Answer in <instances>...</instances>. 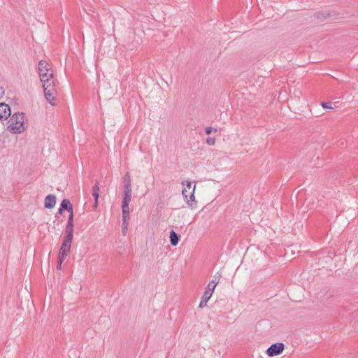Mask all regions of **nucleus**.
<instances>
[{
    "mask_svg": "<svg viewBox=\"0 0 358 358\" xmlns=\"http://www.w3.org/2000/svg\"><path fill=\"white\" fill-rule=\"evenodd\" d=\"M44 90V94L46 100L52 105H55V97L57 94V79L55 72L52 71L50 73L46 74L40 80Z\"/></svg>",
    "mask_w": 358,
    "mask_h": 358,
    "instance_id": "1",
    "label": "nucleus"
},
{
    "mask_svg": "<svg viewBox=\"0 0 358 358\" xmlns=\"http://www.w3.org/2000/svg\"><path fill=\"white\" fill-rule=\"evenodd\" d=\"M25 115L23 113H14L8 120V129L13 134H21L26 130Z\"/></svg>",
    "mask_w": 358,
    "mask_h": 358,
    "instance_id": "2",
    "label": "nucleus"
},
{
    "mask_svg": "<svg viewBox=\"0 0 358 358\" xmlns=\"http://www.w3.org/2000/svg\"><path fill=\"white\" fill-rule=\"evenodd\" d=\"M182 195L187 205L192 208H196L197 202L194 196L196 185L190 181L182 182Z\"/></svg>",
    "mask_w": 358,
    "mask_h": 358,
    "instance_id": "3",
    "label": "nucleus"
},
{
    "mask_svg": "<svg viewBox=\"0 0 358 358\" xmlns=\"http://www.w3.org/2000/svg\"><path fill=\"white\" fill-rule=\"evenodd\" d=\"M53 70L52 65L46 60H40L38 64V73L40 80L46 74L50 73Z\"/></svg>",
    "mask_w": 358,
    "mask_h": 358,
    "instance_id": "4",
    "label": "nucleus"
},
{
    "mask_svg": "<svg viewBox=\"0 0 358 358\" xmlns=\"http://www.w3.org/2000/svg\"><path fill=\"white\" fill-rule=\"evenodd\" d=\"M285 348L282 343H275L272 344L266 350V353L268 357H274L280 355Z\"/></svg>",
    "mask_w": 358,
    "mask_h": 358,
    "instance_id": "5",
    "label": "nucleus"
},
{
    "mask_svg": "<svg viewBox=\"0 0 358 358\" xmlns=\"http://www.w3.org/2000/svg\"><path fill=\"white\" fill-rule=\"evenodd\" d=\"M71 243L72 241L64 239V241L59 251L58 257H62V259H66L70 252Z\"/></svg>",
    "mask_w": 358,
    "mask_h": 358,
    "instance_id": "6",
    "label": "nucleus"
},
{
    "mask_svg": "<svg viewBox=\"0 0 358 358\" xmlns=\"http://www.w3.org/2000/svg\"><path fill=\"white\" fill-rule=\"evenodd\" d=\"M10 114V106L5 103H0V120L8 119Z\"/></svg>",
    "mask_w": 358,
    "mask_h": 358,
    "instance_id": "7",
    "label": "nucleus"
},
{
    "mask_svg": "<svg viewBox=\"0 0 358 358\" xmlns=\"http://www.w3.org/2000/svg\"><path fill=\"white\" fill-rule=\"evenodd\" d=\"M214 289H213V288H212V289H208V285L207 286V288L201 297V301L199 303V308H203L205 306H206L208 300L210 299V297L214 292Z\"/></svg>",
    "mask_w": 358,
    "mask_h": 358,
    "instance_id": "8",
    "label": "nucleus"
},
{
    "mask_svg": "<svg viewBox=\"0 0 358 358\" xmlns=\"http://www.w3.org/2000/svg\"><path fill=\"white\" fill-rule=\"evenodd\" d=\"M56 203V196L53 194H48L45 199L44 206L46 208H52Z\"/></svg>",
    "mask_w": 358,
    "mask_h": 358,
    "instance_id": "9",
    "label": "nucleus"
},
{
    "mask_svg": "<svg viewBox=\"0 0 358 358\" xmlns=\"http://www.w3.org/2000/svg\"><path fill=\"white\" fill-rule=\"evenodd\" d=\"M99 182L98 180H95V184L92 187V196L94 198V207L96 208L98 205V199L99 196Z\"/></svg>",
    "mask_w": 358,
    "mask_h": 358,
    "instance_id": "10",
    "label": "nucleus"
},
{
    "mask_svg": "<svg viewBox=\"0 0 358 358\" xmlns=\"http://www.w3.org/2000/svg\"><path fill=\"white\" fill-rule=\"evenodd\" d=\"M222 277L221 273H217L215 275H213L212 280L208 283V289H215L216 285L218 284L220 278Z\"/></svg>",
    "mask_w": 358,
    "mask_h": 358,
    "instance_id": "11",
    "label": "nucleus"
},
{
    "mask_svg": "<svg viewBox=\"0 0 358 358\" xmlns=\"http://www.w3.org/2000/svg\"><path fill=\"white\" fill-rule=\"evenodd\" d=\"M73 225L66 224V230H65V240L72 241L73 235Z\"/></svg>",
    "mask_w": 358,
    "mask_h": 358,
    "instance_id": "12",
    "label": "nucleus"
},
{
    "mask_svg": "<svg viewBox=\"0 0 358 358\" xmlns=\"http://www.w3.org/2000/svg\"><path fill=\"white\" fill-rule=\"evenodd\" d=\"M122 221L125 224L127 219H129V208L128 204L122 203Z\"/></svg>",
    "mask_w": 358,
    "mask_h": 358,
    "instance_id": "13",
    "label": "nucleus"
},
{
    "mask_svg": "<svg viewBox=\"0 0 358 358\" xmlns=\"http://www.w3.org/2000/svg\"><path fill=\"white\" fill-rule=\"evenodd\" d=\"M62 209L66 210L68 212L73 210V206L69 199H64L62 201L60 204Z\"/></svg>",
    "mask_w": 358,
    "mask_h": 358,
    "instance_id": "14",
    "label": "nucleus"
},
{
    "mask_svg": "<svg viewBox=\"0 0 358 358\" xmlns=\"http://www.w3.org/2000/svg\"><path fill=\"white\" fill-rule=\"evenodd\" d=\"M170 241L172 245H176L179 241V236L176 232L172 230L170 232Z\"/></svg>",
    "mask_w": 358,
    "mask_h": 358,
    "instance_id": "15",
    "label": "nucleus"
},
{
    "mask_svg": "<svg viewBox=\"0 0 358 358\" xmlns=\"http://www.w3.org/2000/svg\"><path fill=\"white\" fill-rule=\"evenodd\" d=\"M131 199V194L123 193L122 204H129Z\"/></svg>",
    "mask_w": 358,
    "mask_h": 358,
    "instance_id": "16",
    "label": "nucleus"
},
{
    "mask_svg": "<svg viewBox=\"0 0 358 358\" xmlns=\"http://www.w3.org/2000/svg\"><path fill=\"white\" fill-rule=\"evenodd\" d=\"M124 193L131 194V184L124 185Z\"/></svg>",
    "mask_w": 358,
    "mask_h": 358,
    "instance_id": "17",
    "label": "nucleus"
},
{
    "mask_svg": "<svg viewBox=\"0 0 358 358\" xmlns=\"http://www.w3.org/2000/svg\"><path fill=\"white\" fill-rule=\"evenodd\" d=\"M69 213L70 214H69V216L67 224L73 225V210L70 211V212H69Z\"/></svg>",
    "mask_w": 358,
    "mask_h": 358,
    "instance_id": "18",
    "label": "nucleus"
},
{
    "mask_svg": "<svg viewBox=\"0 0 358 358\" xmlns=\"http://www.w3.org/2000/svg\"><path fill=\"white\" fill-rule=\"evenodd\" d=\"M205 131H206V134L208 135V134H210L213 131L217 132V129L215 127H208L206 128Z\"/></svg>",
    "mask_w": 358,
    "mask_h": 358,
    "instance_id": "19",
    "label": "nucleus"
},
{
    "mask_svg": "<svg viewBox=\"0 0 358 358\" xmlns=\"http://www.w3.org/2000/svg\"><path fill=\"white\" fill-rule=\"evenodd\" d=\"M206 142L207 145L210 146L213 145L215 143V138L212 137H208L206 140Z\"/></svg>",
    "mask_w": 358,
    "mask_h": 358,
    "instance_id": "20",
    "label": "nucleus"
},
{
    "mask_svg": "<svg viewBox=\"0 0 358 358\" xmlns=\"http://www.w3.org/2000/svg\"><path fill=\"white\" fill-rule=\"evenodd\" d=\"M124 184H131L130 175L128 172L124 175Z\"/></svg>",
    "mask_w": 358,
    "mask_h": 358,
    "instance_id": "21",
    "label": "nucleus"
},
{
    "mask_svg": "<svg viewBox=\"0 0 358 358\" xmlns=\"http://www.w3.org/2000/svg\"><path fill=\"white\" fill-rule=\"evenodd\" d=\"M322 106L324 108H327V109H331L332 108V106H331V102H322Z\"/></svg>",
    "mask_w": 358,
    "mask_h": 358,
    "instance_id": "22",
    "label": "nucleus"
},
{
    "mask_svg": "<svg viewBox=\"0 0 358 358\" xmlns=\"http://www.w3.org/2000/svg\"><path fill=\"white\" fill-rule=\"evenodd\" d=\"M65 260V259H62V257H58V264L57 266V269L60 270L62 268V264L63 262Z\"/></svg>",
    "mask_w": 358,
    "mask_h": 358,
    "instance_id": "23",
    "label": "nucleus"
},
{
    "mask_svg": "<svg viewBox=\"0 0 358 358\" xmlns=\"http://www.w3.org/2000/svg\"><path fill=\"white\" fill-rule=\"evenodd\" d=\"M129 219H127V222L125 224L122 221V231H123V232H124V231H126L127 230V227H128V225H129Z\"/></svg>",
    "mask_w": 358,
    "mask_h": 358,
    "instance_id": "24",
    "label": "nucleus"
},
{
    "mask_svg": "<svg viewBox=\"0 0 358 358\" xmlns=\"http://www.w3.org/2000/svg\"><path fill=\"white\" fill-rule=\"evenodd\" d=\"M64 210V209H62V208H59V210H58V213L59 214H62Z\"/></svg>",
    "mask_w": 358,
    "mask_h": 358,
    "instance_id": "25",
    "label": "nucleus"
},
{
    "mask_svg": "<svg viewBox=\"0 0 358 358\" xmlns=\"http://www.w3.org/2000/svg\"><path fill=\"white\" fill-rule=\"evenodd\" d=\"M357 111H358V109H357Z\"/></svg>",
    "mask_w": 358,
    "mask_h": 358,
    "instance_id": "26",
    "label": "nucleus"
}]
</instances>
